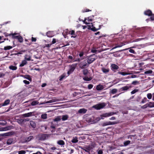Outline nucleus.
Wrapping results in <instances>:
<instances>
[{
	"instance_id": "nucleus-1",
	"label": "nucleus",
	"mask_w": 154,
	"mask_h": 154,
	"mask_svg": "<svg viewBox=\"0 0 154 154\" xmlns=\"http://www.w3.org/2000/svg\"><path fill=\"white\" fill-rule=\"evenodd\" d=\"M48 137L49 134L41 133L36 136V138L39 140L43 141L45 140Z\"/></svg>"
},
{
	"instance_id": "nucleus-2",
	"label": "nucleus",
	"mask_w": 154,
	"mask_h": 154,
	"mask_svg": "<svg viewBox=\"0 0 154 154\" xmlns=\"http://www.w3.org/2000/svg\"><path fill=\"white\" fill-rule=\"evenodd\" d=\"M106 105L104 103H101L94 105L92 107L97 110H100L103 108Z\"/></svg>"
},
{
	"instance_id": "nucleus-3",
	"label": "nucleus",
	"mask_w": 154,
	"mask_h": 154,
	"mask_svg": "<svg viewBox=\"0 0 154 154\" xmlns=\"http://www.w3.org/2000/svg\"><path fill=\"white\" fill-rule=\"evenodd\" d=\"M17 33L11 34L10 35H12V37L14 38L17 39L20 42H22L23 41V37L20 35H15Z\"/></svg>"
},
{
	"instance_id": "nucleus-4",
	"label": "nucleus",
	"mask_w": 154,
	"mask_h": 154,
	"mask_svg": "<svg viewBox=\"0 0 154 154\" xmlns=\"http://www.w3.org/2000/svg\"><path fill=\"white\" fill-rule=\"evenodd\" d=\"M116 114V113L115 112H110L108 113H103L100 115L101 118H99V119L100 120L101 119H103L102 117H108L111 116H112L114 114Z\"/></svg>"
},
{
	"instance_id": "nucleus-5",
	"label": "nucleus",
	"mask_w": 154,
	"mask_h": 154,
	"mask_svg": "<svg viewBox=\"0 0 154 154\" xmlns=\"http://www.w3.org/2000/svg\"><path fill=\"white\" fill-rule=\"evenodd\" d=\"M76 65L72 64L69 66V70L67 72V74L68 75L71 74L75 69Z\"/></svg>"
},
{
	"instance_id": "nucleus-6",
	"label": "nucleus",
	"mask_w": 154,
	"mask_h": 154,
	"mask_svg": "<svg viewBox=\"0 0 154 154\" xmlns=\"http://www.w3.org/2000/svg\"><path fill=\"white\" fill-rule=\"evenodd\" d=\"M116 123H117L116 122H106L103 123L102 124V126L104 127L107 125H115L116 124Z\"/></svg>"
},
{
	"instance_id": "nucleus-7",
	"label": "nucleus",
	"mask_w": 154,
	"mask_h": 154,
	"mask_svg": "<svg viewBox=\"0 0 154 154\" xmlns=\"http://www.w3.org/2000/svg\"><path fill=\"white\" fill-rule=\"evenodd\" d=\"M111 69L114 72L119 69V66L115 64H112L110 66Z\"/></svg>"
},
{
	"instance_id": "nucleus-8",
	"label": "nucleus",
	"mask_w": 154,
	"mask_h": 154,
	"mask_svg": "<svg viewBox=\"0 0 154 154\" xmlns=\"http://www.w3.org/2000/svg\"><path fill=\"white\" fill-rule=\"evenodd\" d=\"M79 67L81 69H84L87 68L89 66V65L86 62L85 63L83 64L82 62L80 63L79 64Z\"/></svg>"
},
{
	"instance_id": "nucleus-9",
	"label": "nucleus",
	"mask_w": 154,
	"mask_h": 154,
	"mask_svg": "<svg viewBox=\"0 0 154 154\" xmlns=\"http://www.w3.org/2000/svg\"><path fill=\"white\" fill-rule=\"evenodd\" d=\"M94 55V54L91 55L89 56V57L88 58L87 61L88 64H90L92 63L96 60V59L94 58H90Z\"/></svg>"
},
{
	"instance_id": "nucleus-10",
	"label": "nucleus",
	"mask_w": 154,
	"mask_h": 154,
	"mask_svg": "<svg viewBox=\"0 0 154 154\" xmlns=\"http://www.w3.org/2000/svg\"><path fill=\"white\" fill-rule=\"evenodd\" d=\"M92 26L96 27L97 28H101V25L100 24V23L98 22H94L93 23V24L92 25Z\"/></svg>"
},
{
	"instance_id": "nucleus-11",
	"label": "nucleus",
	"mask_w": 154,
	"mask_h": 154,
	"mask_svg": "<svg viewBox=\"0 0 154 154\" xmlns=\"http://www.w3.org/2000/svg\"><path fill=\"white\" fill-rule=\"evenodd\" d=\"M34 112H30L27 113H25L23 114V116L25 117H29L34 115Z\"/></svg>"
},
{
	"instance_id": "nucleus-12",
	"label": "nucleus",
	"mask_w": 154,
	"mask_h": 154,
	"mask_svg": "<svg viewBox=\"0 0 154 154\" xmlns=\"http://www.w3.org/2000/svg\"><path fill=\"white\" fill-rule=\"evenodd\" d=\"M33 138L34 137L33 136H30L25 138V142H28L31 141L33 139Z\"/></svg>"
},
{
	"instance_id": "nucleus-13",
	"label": "nucleus",
	"mask_w": 154,
	"mask_h": 154,
	"mask_svg": "<svg viewBox=\"0 0 154 154\" xmlns=\"http://www.w3.org/2000/svg\"><path fill=\"white\" fill-rule=\"evenodd\" d=\"M132 87V86L131 85H130L128 86H126L122 87L121 88V89L122 91H127L129 88H131Z\"/></svg>"
},
{
	"instance_id": "nucleus-14",
	"label": "nucleus",
	"mask_w": 154,
	"mask_h": 154,
	"mask_svg": "<svg viewBox=\"0 0 154 154\" xmlns=\"http://www.w3.org/2000/svg\"><path fill=\"white\" fill-rule=\"evenodd\" d=\"M69 34L72 35L71 36V38H75L77 36L76 34L75 33V31L74 30H72L69 31Z\"/></svg>"
},
{
	"instance_id": "nucleus-15",
	"label": "nucleus",
	"mask_w": 154,
	"mask_h": 154,
	"mask_svg": "<svg viewBox=\"0 0 154 154\" xmlns=\"http://www.w3.org/2000/svg\"><path fill=\"white\" fill-rule=\"evenodd\" d=\"M87 110L84 108L80 109L79 111L78 112L80 114H84L86 113Z\"/></svg>"
},
{
	"instance_id": "nucleus-16",
	"label": "nucleus",
	"mask_w": 154,
	"mask_h": 154,
	"mask_svg": "<svg viewBox=\"0 0 154 154\" xmlns=\"http://www.w3.org/2000/svg\"><path fill=\"white\" fill-rule=\"evenodd\" d=\"M60 99H54L52 100L48 101L46 103H51L57 101H60Z\"/></svg>"
},
{
	"instance_id": "nucleus-17",
	"label": "nucleus",
	"mask_w": 154,
	"mask_h": 154,
	"mask_svg": "<svg viewBox=\"0 0 154 154\" xmlns=\"http://www.w3.org/2000/svg\"><path fill=\"white\" fill-rule=\"evenodd\" d=\"M69 118V116L67 115H63L61 116L62 120L63 121H65L67 120Z\"/></svg>"
},
{
	"instance_id": "nucleus-18",
	"label": "nucleus",
	"mask_w": 154,
	"mask_h": 154,
	"mask_svg": "<svg viewBox=\"0 0 154 154\" xmlns=\"http://www.w3.org/2000/svg\"><path fill=\"white\" fill-rule=\"evenodd\" d=\"M144 14L145 15L150 16V15L152 14V13L151 11L149 10L145 11L144 12Z\"/></svg>"
},
{
	"instance_id": "nucleus-19",
	"label": "nucleus",
	"mask_w": 154,
	"mask_h": 154,
	"mask_svg": "<svg viewBox=\"0 0 154 154\" xmlns=\"http://www.w3.org/2000/svg\"><path fill=\"white\" fill-rule=\"evenodd\" d=\"M124 45V44L123 43H121V44H116V46L113 47L111 49V50H113L115 49H116L117 48H119V47H122V46H123V45Z\"/></svg>"
},
{
	"instance_id": "nucleus-20",
	"label": "nucleus",
	"mask_w": 154,
	"mask_h": 154,
	"mask_svg": "<svg viewBox=\"0 0 154 154\" xmlns=\"http://www.w3.org/2000/svg\"><path fill=\"white\" fill-rule=\"evenodd\" d=\"M10 100L9 99H7L2 104L4 106H5L8 105L10 103Z\"/></svg>"
},
{
	"instance_id": "nucleus-21",
	"label": "nucleus",
	"mask_w": 154,
	"mask_h": 154,
	"mask_svg": "<svg viewBox=\"0 0 154 154\" xmlns=\"http://www.w3.org/2000/svg\"><path fill=\"white\" fill-rule=\"evenodd\" d=\"M57 143L59 145L63 146L65 144L64 141L62 140H60L58 141Z\"/></svg>"
},
{
	"instance_id": "nucleus-22",
	"label": "nucleus",
	"mask_w": 154,
	"mask_h": 154,
	"mask_svg": "<svg viewBox=\"0 0 154 154\" xmlns=\"http://www.w3.org/2000/svg\"><path fill=\"white\" fill-rule=\"evenodd\" d=\"M96 89L97 91H100L103 89V87L101 85H99L97 86Z\"/></svg>"
},
{
	"instance_id": "nucleus-23",
	"label": "nucleus",
	"mask_w": 154,
	"mask_h": 154,
	"mask_svg": "<svg viewBox=\"0 0 154 154\" xmlns=\"http://www.w3.org/2000/svg\"><path fill=\"white\" fill-rule=\"evenodd\" d=\"M78 141V137H73L72 140H71V142L73 143H77Z\"/></svg>"
},
{
	"instance_id": "nucleus-24",
	"label": "nucleus",
	"mask_w": 154,
	"mask_h": 154,
	"mask_svg": "<svg viewBox=\"0 0 154 154\" xmlns=\"http://www.w3.org/2000/svg\"><path fill=\"white\" fill-rule=\"evenodd\" d=\"M26 61L27 60L25 59L22 60L21 63L20 65V67H23L27 63V62Z\"/></svg>"
},
{
	"instance_id": "nucleus-25",
	"label": "nucleus",
	"mask_w": 154,
	"mask_h": 154,
	"mask_svg": "<svg viewBox=\"0 0 154 154\" xmlns=\"http://www.w3.org/2000/svg\"><path fill=\"white\" fill-rule=\"evenodd\" d=\"M24 59L27 61H30L31 60V57L30 56L26 54L24 57Z\"/></svg>"
},
{
	"instance_id": "nucleus-26",
	"label": "nucleus",
	"mask_w": 154,
	"mask_h": 154,
	"mask_svg": "<svg viewBox=\"0 0 154 154\" xmlns=\"http://www.w3.org/2000/svg\"><path fill=\"white\" fill-rule=\"evenodd\" d=\"M30 125L33 128H35L36 127L35 123L33 121H31L30 122Z\"/></svg>"
},
{
	"instance_id": "nucleus-27",
	"label": "nucleus",
	"mask_w": 154,
	"mask_h": 154,
	"mask_svg": "<svg viewBox=\"0 0 154 154\" xmlns=\"http://www.w3.org/2000/svg\"><path fill=\"white\" fill-rule=\"evenodd\" d=\"M62 119L61 116H58L56 117L54 119V121L55 122H58Z\"/></svg>"
},
{
	"instance_id": "nucleus-28",
	"label": "nucleus",
	"mask_w": 154,
	"mask_h": 154,
	"mask_svg": "<svg viewBox=\"0 0 154 154\" xmlns=\"http://www.w3.org/2000/svg\"><path fill=\"white\" fill-rule=\"evenodd\" d=\"M128 49H129V51L130 53H133V54H136V53L135 51L134 50L132 49L131 48H127V49H124V50H123V51H125L126 50H128Z\"/></svg>"
},
{
	"instance_id": "nucleus-29",
	"label": "nucleus",
	"mask_w": 154,
	"mask_h": 154,
	"mask_svg": "<svg viewBox=\"0 0 154 154\" xmlns=\"http://www.w3.org/2000/svg\"><path fill=\"white\" fill-rule=\"evenodd\" d=\"M101 70L103 72L105 73H106L109 72V69L108 68L106 69L104 68H102Z\"/></svg>"
},
{
	"instance_id": "nucleus-30",
	"label": "nucleus",
	"mask_w": 154,
	"mask_h": 154,
	"mask_svg": "<svg viewBox=\"0 0 154 154\" xmlns=\"http://www.w3.org/2000/svg\"><path fill=\"white\" fill-rule=\"evenodd\" d=\"M13 142V140L12 139L9 138L7 140L6 143L8 145H11L12 143Z\"/></svg>"
},
{
	"instance_id": "nucleus-31",
	"label": "nucleus",
	"mask_w": 154,
	"mask_h": 154,
	"mask_svg": "<svg viewBox=\"0 0 154 154\" xmlns=\"http://www.w3.org/2000/svg\"><path fill=\"white\" fill-rule=\"evenodd\" d=\"M68 59L70 60H69L70 62H74V60L72 56L71 55H69L68 56Z\"/></svg>"
},
{
	"instance_id": "nucleus-32",
	"label": "nucleus",
	"mask_w": 154,
	"mask_h": 154,
	"mask_svg": "<svg viewBox=\"0 0 154 154\" xmlns=\"http://www.w3.org/2000/svg\"><path fill=\"white\" fill-rule=\"evenodd\" d=\"M66 76V74L65 73H63L59 77V81H62L63 79H64Z\"/></svg>"
},
{
	"instance_id": "nucleus-33",
	"label": "nucleus",
	"mask_w": 154,
	"mask_h": 154,
	"mask_svg": "<svg viewBox=\"0 0 154 154\" xmlns=\"http://www.w3.org/2000/svg\"><path fill=\"white\" fill-rule=\"evenodd\" d=\"M9 69H10L14 70L17 69V67L16 66L11 65L9 66Z\"/></svg>"
},
{
	"instance_id": "nucleus-34",
	"label": "nucleus",
	"mask_w": 154,
	"mask_h": 154,
	"mask_svg": "<svg viewBox=\"0 0 154 154\" xmlns=\"http://www.w3.org/2000/svg\"><path fill=\"white\" fill-rule=\"evenodd\" d=\"M26 121L25 119H20L18 120V122L19 123H23Z\"/></svg>"
},
{
	"instance_id": "nucleus-35",
	"label": "nucleus",
	"mask_w": 154,
	"mask_h": 154,
	"mask_svg": "<svg viewBox=\"0 0 154 154\" xmlns=\"http://www.w3.org/2000/svg\"><path fill=\"white\" fill-rule=\"evenodd\" d=\"M91 77H88L87 76H85L83 78V79L86 81H90L92 79Z\"/></svg>"
},
{
	"instance_id": "nucleus-36",
	"label": "nucleus",
	"mask_w": 154,
	"mask_h": 154,
	"mask_svg": "<svg viewBox=\"0 0 154 154\" xmlns=\"http://www.w3.org/2000/svg\"><path fill=\"white\" fill-rule=\"evenodd\" d=\"M118 74H121L123 75H128L129 74L128 72H118Z\"/></svg>"
},
{
	"instance_id": "nucleus-37",
	"label": "nucleus",
	"mask_w": 154,
	"mask_h": 154,
	"mask_svg": "<svg viewBox=\"0 0 154 154\" xmlns=\"http://www.w3.org/2000/svg\"><path fill=\"white\" fill-rule=\"evenodd\" d=\"M100 29V27H99V28H97L96 27H94V26H93V27L91 29L93 31H94V32H96V31H97V30Z\"/></svg>"
},
{
	"instance_id": "nucleus-38",
	"label": "nucleus",
	"mask_w": 154,
	"mask_h": 154,
	"mask_svg": "<svg viewBox=\"0 0 154 154\" xmlns=\"http://www.w3.org/2000/svg\"><path fill=\"white\" fill-rule=\"evenodd\" d=\"M131 143V141L130 140H127L126 141H125L124 142V145L125 146H126L128 145V144H130Z\"/></svg>"
},
{
	"instance_id": "nucleus-39",
	"label": "nucleus",
	"mask_w": 154,
	"mask_h": 154,
	"mask_svg": "<svg viewBox=\"0 0 154 154\" xmlns=\"http://www.w3.org/2000/svg\"><path fill=\"white\" fill-rule=\"evenodd\" d=\"M12 48V46H8L5 47L4 49L5 50H9L11 49Z\"/></svg>"
},
{
	"instance_id": "nucleus-40",
	"label": "nucleus",
	"mask_w": 154,
	"mask_h": 154,
	"mask_svg": "<svg viewBox=\"0 0 154 154\" xmlns=\"http://www.w3.org/2000/svg\"><path fill=\"white\" fill-rule=\"evenodd\" d=\"M38 103V102L37 101H32L31 103V105L32 106H35Z\"/></svg>"
},
{
	"instance_id": "nucleus-41",
	"label": "nucleus",
	"mask_w": 154,
	"mask_h": 154,
	"mask_svg": "<svg viewBox=\"0 0 154 154\" xmlns=\"http://www.w3.org/2000/svg\"><path fill=\"white\" fill-rule=\"evenodd\" d=\"M86 121L88 123H91L93 122V120L91 118H88L87 119Z\"/></svg>"
},
{
	"instance_id": "nucleus-42",
	"label": "nucleus",
	"mask_w": 154,
	"mask_h": 154,
	"mask_svg": "<svg viewBox=\"0 0 154 154\" xmlns=\"http://www.w3.org/2000/svg\"><path fill=\"white\" fill-rule=\"evenodd\" d=\"M83 73L84 75H87L88 73V70L87 69H84L83 71Z\"/></svg>"
},
{
	"instance_id": "nucleus-43",
	"label": "nucleus",
	"mask_w": 154,
	"mask_h": 154,
	"mask_svg": "<svg viewBox=\"0 0 154 154\" xmlns=\"http://www.w3.org/2000/svg\"><path fill=\"white\" fill-rule=\"evenodd\" d=\"M41 118L43 119H46L47 118V114H43L41 115Z\"/></svg>"
},
{
	"instance_id": "nucleus-44",
	"label": "nucleus",
	"mask_w": 154,
	"mask_h": 154,
	"mask_svg": "<svg viewBox=\"0 0 154 154\" xmlns=\"http://www.w3.org/2000/svg\"><path fill=\"white\" fill-rule=\"evenodd\" d=\"M117 92V90L116 89H113L111 91V93L112 94H116Z\"/></svg>"
},
{
	"instance_id": "nucleus-45",
	"label": "nucleus",
	"mask_w": 154,
	"mask_h": 154,
	"mask_svg": "<svg viewBox=\"0 0 154 154\" xmlns=\"http://www.w3.org/2000/svg\"><path fill=\"white\" fill-rule=\"evenodd\" d=\"M25 76L26 77H25V78L26 79L30 81H31L32 80V78H31L30 76L29 75H26Z\"/></svg>"
},
{
	"instance_id": "nucleus-46",
	"label": "nucleus",
	"mask_w": 154,
	"mask_h": 154,
	"mask_svg": "<svg viewBox=\"0 0 154 154\" xmlns=\"http://www.w3.org/2000/svg\"><path fill=\"white\" fill-rule=\"evenodd\" d=\"M148 106L149 107H154V104L151 102H150L148 104Z\"/></svg>"
},
{
	"instance_id": "nucleus-47",
	"label": "nucleus",
	"mask_w": 154,
	"mask_h": 154,
	"mask_svg": "<svg viewBox=\"0 0 154 154\" xmlns=\"http://www.w3.org/2000/svg\"><path fill=\"white\" fill-rule=\"evenodd\" d=\"M26 152L24 150H21L19 151L18 154H25Z\"/></svg>"
},
{
	"instance_id": "nucleus-48",
	"label": "nucleus",
	"mask_w": 154,
	"mask_h": 154,
	"mask_svg": "<svg viewBox=\"0 0 154 154\" xmlns=\"http://www.w3.org/2000/svg\"><path fill=\"white\" fill-rule=\"evenodd\" d=\"M90 11H91V10H90L88 9H85L83 10L82 11V12L83 13H84L85 12H88Z\"/></svg>"
},
{
	"instance_id": "nucleus-49",
	"label": "nucleus",
	"mask_w": 154,
	"mask_h": 154,
	"mask_svg": "<svg viewBox=\"0 0 154 154\" xmlns=\"http://www.w3.org/2000/svg\"><path fill=\"white\" fill-rule=\"evenodd\" d=\"M147 97L149 99H151L152 97V95L151 94L148 93V94H147Z\"/></svg>"
},
{
	"instance_id": "nucleus-50",
	"label": "nucleus",
	"mask_w": 154,
	"mask_h": 154,
	"mask_svg": "<svg viewBox=\"0 0 154 154\" xmlns=\"http://www.w3.org/2000/svg\"><path fill=\"white\" fill-rule=\"evenodd\" d=\"M152 71L151 70H149L147 71H146L145 72V74H151L152 73Z\"/></svg>"
},
{
	"instance_id": "nucleus-51",
	"label": "nucleus",
	"mask_w": 154,
	"mask_h": 154,
	"mask_svg": "<svg viewBox=\"0 0 154 154\" xmlns=\"http://www.w3.org/2000/svg\"><path fill=\"white\" fill-rule=\"evenodd\" d=\"M93 85L92 84H89L88 85V88L89 89H91V88H92L93 87Z\"/></svg>"
},
{
	"instance_id": "nucleus-52",
	"label": "nucleus",
	"mask_w": 154,
	"mask_h": 154,
	"mask_svg": "<svg viewBox=\"0 0 154 154\" xmlns=\"http://www.w3.org/2000/svg\"><path fill=\"white\" fill-rule=\"evenodd\" d=\"M138 83V82L137 81H133L132 82L131 84L134 85H136Z\"/></svg>"
},
{
	"instance_id": "nucleus-53",
	"label": "nucleus",
	"mask_w": 154,
	"mask_h": 154,
	"mask_svg": "<svg viewBox=\"0 0 154 154\" xmlns=\"http://www.w3.org/2000/svg\"><path fill=\"white\" fill-rule=\"evenodd\" d=\"M26 51L25 50H22L21 51H20L18 52V54H22L23 53L25 52Z\"/></svg>"
},
{
	"instance_id": "nucleus-54",
	"label": "nucleus",
	"mask_w": 154,
	"mask_h": 154,
	"mask_svg": "<svg viewBox=\"0 0 154 154\" xmlns=\"http://www.w3.org/2000/svg\"><path fill=\"white\" fill-rule=\"evenodd\" d=\"M36 38L32 37L31 38V41L32 42H35L36 41Z\"/></svg>"
},
{
	"instance_id": "nucleus-55",
	"label": "nucleus",
	"mask_w": 154,
	"mask_h": 154,
	"mask_svg": "<svg viewBox=\"0 0 154 154\" xmlns=\"http://www.w3.org/2000/svg\"><path fill=\"white\" fill-rule=\"evenodd\" d=\"M137 91V89H135L134 90H133L131 92L132 94H134L136 93Z\"/></svg>"
},
{
	"instance_id": "nucleus-56",
	"label": "nucleus",
	"mask_w": 154,
	"mask_h": 154,
	"mask_svg": "<svg viewBox=\"0 0 154 154\" xmlns=\"http://www.w3.org/2000/svg\"><path fill=\"white\" fill-rule=\"evenodd\" d=\"M23 82L26 84H29V82L26 80H24Z\"/></svg>"
},
{
	"instance_id": "nucleus-57",
	"label": "nucleus",
	"mask_w": 154,
	"mask_h": 154,
	"mask_svg": "<svg viewBox=\"0 0 154 154\" xmlns=\"http://www.w3.org/2000/svg\"><path fill=\"white\" fill-rule=\"evenodd\" d=\"M122 113L123 114H128V111L125 110V111H122Z\"/></svg>"
},
{
	"instance_id": "nucleus-58",
	"label": "nucleus",
	"mask_w": 154,
	"mask_h": 154,
	"mask_svg": "<svg viewBox=\"0 0 154 154\" xmlns=\"http://www.w3.org/2000/svg\"><path fill=\"white\" fill-rule=\"evenodd\" d=\"M52 44H46L45 46H44V48L45 47H47V48H49L50 47V46Z\"/></svg>"
},
{
	"instance_id": "nucleus-59",
	"label": "nucleus",
	"mask_w": 154,
	"mask_h": 154,
	"mask_svg": "<svg viewBox=\"0 0 154 154\" xmlns=\"http://www.w3.org/2000/svg\"><path fill=\"white\" fill-rule=\"evenodd\" d=\"M56 42V40L55 38H53L52 42V44H54Z\"/></svg>"
},
{
	"instance_id": "nucleus-60",
	"label": "nucleus",
	"mask_w": 154,
	"mask_h": 154,
	"mask_svg": "<svg viewBox=\"0 0 154 154\" xmlns=\"http://www.w3.org/2000/svg\"><path fill=\"white\" fill-rule=\"evenodd\" d=\"M151 17L150 18L152 20H154V14H152L151 15Z\"/></svg>"
},
{
	"instance_id": "nucleus-61",
	"label": "nucleus",
	"mask_w": 154,
	"mask_h": 154,
	"mask_svg": "<svg viewBox=\"0 0 154 154\" xmlns=\"http://www.w3.org/2000/svg\"><path fill=\"white\" fill-rule=\"evenodd\" d=\"M11 133H7L4 134V136H8L11 135Z\"/></svg>"
},
{
	"instance_id": "nucleus-62",
	"label": "nucleus",
	"mask_w": 154,
	"mask_h": 154,
	"mask_svg": "<svg viewBox=\"0 0 154 154\" xmlns=\"http://www.w3.org/2000/svg\"><path fill=\"white\" fill-rule=\"evenodd\" d=\"M84 55V52H81L79 54V56L80 57H82Z\"/></svg>"
},
{
	"instance_id": "nucleus-63",
	"label": "nucleus",
	"mask_w": 154,
	"mask_h": 154,
	"mask_svg": "<svg viewBox=\"0 0 154 154\" xmlns=\"http://www.w3.org/2000/svg\"><path fill=\"white\" fill-rule=\"evenodd\" d=\"M103 152L102 150H100L98 152V154H102Z\"/></svg>"
},
{
	"instance_id": "nucleus-64",
	"label": "nucleus",
	"mask_w": 154,
	"mask_h": 154,
	"mask_svg": "<svg viewBox=\"0 0 154 154\" xmlns=\"http://www.w3.org/2000/svg\"><path fill=\"white\" fill-rule=\"evenodd\" d=\"M32 154H42L40 152L38 151L36 153H34Z\"/></svg>"
}]
</instances>
